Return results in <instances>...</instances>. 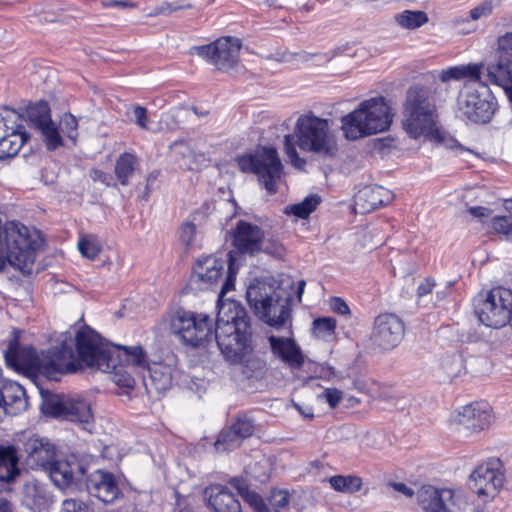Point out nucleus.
Masks as SVG:
<instances>
[{
	"label": "nucleus",
	"mask_w": 512,
	"mask_h": 512,
	"mask_svg": "<svg viewBox=\"0 0 512 512\" xmlns=\"http://www.w3.org/2000/svg\"><path fill=\"white\" fill-rule=\"evenodd\" d=\"M228 268L218 300V316L214 339L224 358L231 364L246 361L253 348L250 319L245 308L235 300H224V295L234 288L237 267L232 252L228 253Z\"/></svg>",
	"instance_id": "f257e3e1"
},
{
	"label": "nucleus",
	"mask_w": 512,
	"mask_h": 512,
	"mask_svg": "<svg viewBox=\"0 0 512 512\" xmlns=\"http://www.w3.org/2000/svg\"><path fill=\"white\" fill-rule=\"evenodd\" d=\"M75 341L79 358L85 365L110 373L112 381L119 387L134 388L135 379L132 373L141 370L123 357L125 346L109 347L91 329L78 331Z\"/></svg>",
	"instance_id": "f03ea898"
},
{
	"label": "nucleus",
	"mask_w": 512,
	"mask_h": 512,
	"mask_svg": "<svg viewBox=\"0 0 512 512\" xmlns=\"http://www.w3.org/2000/svg\"><path fill=\"white\" fill-rule=\"evenodd\" d=\"M296 146L302 151L332 158L338 152L337 139L332 132L329 121L313 115H301L296 122L294 133L284 138V147L290 163L299 170H304L306 160L299 156Z\"/></svg>",
	"instance_id": "7ed1b4c3"
},
{
	"label": "nucleus",
	"mask_w": 512,
	"mask_h": 512,
	"mask_svg": "<svg viewBox=\"0 0 512 512\" xmlns=\"http://www.w3.org/2000/svg\"><path fill=\"white\" fill-rule=\"evenodd\" d=\"M73 345L72 339L65 338L39 354L32 346L19 347L18 338L14 337L4 355L6 362L16 369L37 371L50 380H58L60 375L76 371Z\"/></svg>",
	"instance_id": "20e7f679"
},
{
	"label": "nucleus",
	"mask_w": 512,
	"mask_h": 512,
	"mask_svg": "<svg viewBox=\"0 0 512 512\" xmlns=\"http://www.w3.org/2000/svg\"><path fill=\"white\" fill-rule=\"evenodd\" d=\"M39 241L38 231H31L19 222L0 225V272L9 264L24 275L30 274Z\"/></svg>",
	"instance_id": "39448f33"
},
{
	"label": "nucleus",
	"mask_w": 512,
	"mask_h": 512,
	"mask_svg": "<svg viewBox=\"0 0 512 512\" xmlns=\"http://www.w3.org/2000/svg\"><path fill=\"white\" fill-rule=\"evenodd\" d=\"M437 123L438 112L430 90L420 85L410 87L403 106V129L413 139L425 136L443 142Z\"/></svg>",
	"instance_id": "423d86ee"
},
{
	"label": "nucleus",
	"mask_w": 512,
	"mask_h": 512,
	"mask_svg": "<svg viewBox=\"0 0 512 512\" xmlns=\"http://www.w3.org/2000/svg\"><path fill=\"white\" fill-rule=\"evenodd\" d=\"M246 298L254 313L270 327L286 328L292 334L291 299L281 297L272 285L255 281L246 291Z\"/></svg>",
	"instance_id": "0eeeda50"
},
{
	"label": "nucleus",
	"mask_w": 512,
	"mask_h": 512,
	"mask_svg": "<svg viewBox=\"0 0 512 512\" xmlns=\"http://www.w3.org/2000/svg\"><path fill=\"white\" fill-rule=\"evenodd\" d=\"M392 117L383 97L371 98L362 101L358 108L342 117V130L347 139L357 140L387 130Z\"/></svg>",
	"instance_id": "6e6552de"
},
{
	"label": "nucleus",
	"mask_w": 512,
	"mask_h": 512,
	"mask_svg": "<svg viewBox=\"0 0 512 512\" xmlns=\"http://www.w3.org/2000/svg\"><path fill=\"white\" fill-rule=\"evenodd\" d=\"M123 357L132 366L142 370L143 383L147 391L162 393L171 388L178 373L174 365L162 362L149 363L147 353L141 346L124 347Z\"/></svg>",
	"instance_id": "1a4fd4ad"
},
{
	"label": "nucleus",
	"mask_w": 512,
	"mask_h": 512,
	"mask_svg": "<svg viewBox=\"0 0 512 512\" xmlns=\"http://www.w3.org/2000/svg\"><path fill=\"white\" fill-rule=\"evenodd\" d=\"M171 331L185 344L200 347L210 342L215 333L214 320L207 314L177 310L171 318Z\"/></svg>",
	"instance_id": "9d476101"
},
{
	"label": "nucleus",
	"mask_w": 512,
	"mask_h": 512,
	"mask_svg": "<svg viewBox=\"0 0 512 512\" xmlns=\"http://www.w3.org/2000/svg\"><path fill=\"white\" fill-rule=\"evenodd\" d=\"M237 163L242 172L256 174L269 194L277 192L276 183L281 178L283 165L275 148L264 147L255 154L239 156Z\"/></svg>",
	"instance_id": "9b49d317"
},
{
	"label": "nucleus",
	"mask_w": 512,
	"mask_h": 512,
	"mask_svg": "<svg viewBox=\"0 0 512 512\" xmlns=\"http://www.w3.org/2000/svg\"><path fill=\"white\" fill-rule=\"evenodd\" d=\"M478 320L485 326L498 329L504 327L512 312V291L503 287L493 288L474 299Z\"/></svg>",
	"instance_id": "f8f14e48"
},
{
	"label": "nucleus",
	"mask_w": 512,
	"mask_h": 512,
	"mask_svg": "<svg viewBox=\"0 0 512 512\" xmlns=\"http://www.w3.org/2000/svg\"><path fill=\"white\" fill-rule=\"evenodd\" d=\"M42 409L46 415L79 423L88 431L94 421L90 403L79 396L47 395L44 397Z\"/></svg>",
	"instance_id": "ddd939ff"
},
{
	"label": "nucleus",
	"mask_w": 512,
	"mask_h": 512,
	"mask_svg": "<svg viewBox=\"0 0 512 512\" xmlns=\"http://www.w3.org/2000/svg\"><path fill=\"white\" fill-rule=\"evenodd\" d=\"M241 42L234 37H221L211 44L194 46L191 53L204 58L218 70L224 72L237 71Z\"/></svg>",
	"instance_id": "4468645a"
},
{
	"label": "nucleus",
	"mask_w": 512,
	"mask_h": 512,
	"mask_svg": "<svg viewBox=\"0 0 512 512\" xmlns=\"http://www.w3.org/2000/svg\"><path fill=\"white\" fill-rule=\"evenodd\" d=\"M458 112L474 123H487L491 120L495 109V98L487 85L482 91L466 90L457 99Z\"/></svg>",
	"instance_id": "2eb2a0df"
},
{
	"label": "nucleus",
	"mask_w": 512,
	"mask_h": 512,
	"mask_svg": "<svg viewBox=\"0 0 512 512\" xmlns=\"http://www.w3.org/2000/svg\"><path fill=\"white\" fill-rule=\"evenodd\" d=\"M498 61L486 67L487 79L500 86L512 104V32L497 39Z\"/></svg>",
	"instance_id": "dca6fc26"
},
{
	"label": "nucleus",
	"mask_w": 512,
	"mask_h": 512,
	"mask_svg": "<svg viewBox=\"0 0 512 512\" xmlns=\"http://www.w3.org/2000/svg\"><path fill=\"white\" fill-rule=\"evenodd\" d=\"M504 484L503 464L491 458L479 465L470 475L469 486L474 493L485 499H493Z\"/></svg>",
	"instance_id": "f3484780"
},
{
	"label": "nucleus",
	"mask_w": 512,
	"mask_h": 512,
	"mask_svg": "<svg viewBox=\"0 0 512 512\" xmlns=\"http://www.w3.org/2000/svg\"><path fill=\"white\" fill-rule=\"evenodd\" d=\"M26 121L40 132L43 142L49 151L56 150L64 145L57 125L51 119L49 104L39 101L31 104L26 109Z\"/></svg>",
	"instance_id": "a211bd4d"
},
{
	"label": "nucleus",
	"mask_w": 512,
	"mask_h": 512,
	"mask_svg": "<svg viewBox=\"0 0 512 512\" xmlns=\"http://www.w3.org/2000/svg\"><path fill=\"white\" fill-rule=\"evenodd\" d=\"M403 336L404 324L395 314L384 313L375 318L371 339L381 349L395 348Z\"/></svg>",
	"instance_id": "6ab92c4d"
},
{
	"label": "nucleus",
	"mask_w": 512,
	"mask_h": 512,
	"mask_svg": "<svg viewBox=\"0 0 512 512\" xmlns=\"http://www.w3.org/2000/svg\"><path fill=\"white\" fill-rule=\"evenodd\" d=\"M418 500L426 512H458L461 496L452 489L423 486L418 492Z\"/></svg>",
	"instance_id": "aec40b11"
},
{
	"label": "nucleus",
	"mask_w": 512,
	"mask_h": 512,
	"mask_svg": "<svg viewBox=\"0 0 512 512\" xmlns=\"http://www.w3.org/2000/svg\"><path fill=\"white\" fill-rule=\"evenodd\" d=\"M52 482L59 489H66L82 482L85 476V467L76 459L55 460L46 470Z\"/></svg>",
	"instance_id": "412c9836"
},
{
	"label": "nucleus",
	"mask_w": 512,
	"mask_h": 512,
	"mask_svg": "<svg viewBox=\"0 0 512 512\" xmlns=\"http://www.w3.org/2000/svg\"><path fill=\"white\" fill-rule=\"evenodd\" d=\"M86 488L91 496L104 503H112L120 494L114 475L103 470H96L86 477Z\"/></svg>",
	"instance_id": "4be33fe9"
},
{
	"label": "nucleus",
	"mask_w": 512,
	"mask_h": 512,
	"mask_svg": "<svg viewBox=\"0 0 512 512\" xmlns=\"http://www.w3.org/2000/svg\"><path fill=\"white\" fill-rule=\"evenodd\" d=\"M491 423L490 406L486 402H474L463 407L458 415L460 431L478 432Z\"/></svg>",
	"instance_id": "5701e85b"
},
{
	"label": "nucleus",
	"mask_w": 512,
	"mask_h": 512,
	"mask_svg": "<svg viewBox=\"0 0 512 512\" xmlns=\"http://www.w3.org/2000/svg\"><path fill=\"white\" fill-rule=\"evenodd\" d=\"M264 239L263 230L254 224L240 220L237 222L233 245L241 253L254 254L261 250Z\"/></svg>",
	"instance_id": "b1692460"
},
{
	"label": "nucleus",
	"mask_w": 512,
	"mask_h": 512,
	"mask_svg": "<svg viewBox=\"0 0 512 512\" xmlns=\"http://www.w3.org/2000/svg\"><path fill=\"white\" fill-rule=\"evenodd\" d=\"M27 407L26 391L19 383L14 381L0 383V412L6 415H17Z\"/></svg>",
	"instance_id": "393cba45"
},
{
	"label": "nucleus",
	"mask_w": 512,
	"mask_h": 512,
	"mask_svg": "<svg viewBox=\"0 0 512 512\" xmlns=\"http://www.w3.org/2000/svg\"><path fill=\"white\" fill-rule=\"evenodd\" d=\"M24 450L29 463L41 467L45 471L56 460L55 446L45 438L30 437L24 443Z\"/></svg>",
	"instance_id": "a878e982"
},
{
	"label": "nucleus",
	"mask_w": 512,
	"mask_h": 512,
	"mask_svg": "<svg viewBox=\"0 0 512 512\" xmlns=\"http://www.w3.org/2000/svg\"><path fill=\"white\" fill-rule=\"evenodd\" d=\"M272 353L292 368L299 369L304 364V355L291 337H268Z\"/></svg>",
	"instance_id": "bb28decb"
},
{
	"label": "nucleus",
	"mask_w": 512,
	"mask_h": 512,
	"mask_svg": "<svg viewBox=\"0 0 512 512\" xmlns=\"http://www.w3.org/2000/svg\"><path fill=\"white\" fill-rule=\"evenodd\" d=\"M18 454L13 445H0V491H11L20 475Z\"/></svg>",
	"instance_id": "cd10ccee"
},
{
	"label": "nucleus",
	"mask_w": 512,
	"mask_h": 512,
	"mask_svg": "<svg viewBox=\"0 0 512 512\" xmlns=\"http://www.w3.org/2000/svg\"><path fill=\"white\" fill-rule=\"evenodd\" d=\"M393 198V193L382 186H366L355 196V206L361 213H369L389 204Z\"/></svg>",
	"instance_id": "c85d7f7f"
},
{
	"label": "nucleus",
	"mask_w": 512,
	"mask_h": 512,
	"mask_svg": "<svg viewBox=\"0 0 512 512\" xmlns=\"http://www.w3.org/2000/svg\"><path fill=\"white\" fill-rule=\"evenodd\" d=\"M483 63H469L463 65H457L442 70L439 73V79L443 83H447L451 80L467 82H477L486 86V81L482 80L483 76Z\"/></svg>",
	"instance_id": "c756f323"
},
{
	"label": "nucleus",
	"mask_w": 512,
	"mask_h": 512,
	"mask_svg": "<svg viewBox=\"0 0 512 512\" xmlns=\"http://www.w3.org/2000/svg\"><path fill=\"white\" fill-rule=\"evenodd\" d=\"M208 504L216 512H240L241 504L235 495L223 485H212L205 491Z\"/></svg>",
	"instance_id": "7c9ffc66"
},
{
	"label": "nucleus",
	"mask_w": 512,
	"mask_h": 512,
	"mask_svg": "<svg viewBox=\"0 0 512 512\" xmlns=\"http://www.w3.org/2000/svg\"><path fill=\"white\" fill-rule=\"evenodd\" d=\"M225 265L226 261L214 256L199 259L194 266V276L203 282L212 284L222 276Z\"/></svg>",
	"instance_id": "2f4dec72"
},
{
	"label": "nucleus",
	"mask_w": 512,
	"mask_h": 512,
	"mask_svg": "<svg viewBox=\"0 0 512 512\" xmlns=\"http://www.w3.org/2000/svg\"><path fill=\"white\" fill-rule=\"evenodd\" d=\"M25 118L9 107L0 108V134H28L24 128Z\"/></svg>",
	"instance_id": "473e14b6"
},
{
	"label": "nucleus",
	"mask_w": 512,
	"mask_h": 512,
	"mask_svg": "<svg viewBox=\"0 0 512 512\" xmlns=\"http://www.w3.org/2000/svg\"><path fill=\"white\" fill-rule=\"evenodd\" d=\"M29 139V134H0V159L13 157Z\"/></svg>",
	"instance_id": "72a5a7b5"
},
{
	"label": "nucleus",
	"mask_w": 512,
	"mask_h": 512,
	"mask_svg": "<svg viewBox=\"0 0 512 512\" xmlns=\"http://www.w3.org/2000/svg\"><path fill=\"white\" fill-rule=\"evenodd\" d=\"M137 164V158L131 153H122L115 163L114 173L123 186L128 185L129 178L133 175Z\"/></svg>",
	"instance_id": "f704fd0d"
},
{
	"label": "nucleus",
	"mask_w": 512,
	"mask_h": 512,
	"mask_svg": "<svg viewBox=\"0 0 512 512\" xmlns=\"http://www.w3.org/2000/svg\"><path fill=\"white\" fill-rule=\"evenodd\" d=\"M321 203V197L317 194H312L303 199L300 203L289 205L285 208L284 212L287 215H294L301 219H306L313 211L316 210Z\"/></svg>",
	"instance_id": "c9c22d12"
},
{
	"label": "nucleus",
	"mask_w": 512,
	"mask_h": 512,
	"mask_svg": "<svg viewBox=\"0 0 512 512\" xmlns=\"http://www.w3.org/2000/svg\"><path fill=\"white\" fill-rule=\"evenodd\" d=\"M395 22L404 29H417L428 22V16L423 11L405 10L394 16Z\"/></svg>",
	"instance_id": "e433bc0d"
},
{
	"label": "nucleus",
	"mask_w": 512,
	"mask_h": 512,
	"mask_svg": "<svg viewBox=\"0 0 512 512\" xmlns=\"http://www.w3.org/2000/svg\"><path fill=\"white\" fill-rule=\"evenodd\" d=\"M329 483L334 490L342 493L357 492L362 486L361 478L354 475H335L329 479Z\"/></svg>",
	"instance_id": "4c0bfd02"
},
{
	"label": "nucleus",
	"mask_w": 512,
	"mask_h": 512,
	"mask_svg": "<svg viewBox=\"0 0 512 512\" xmlns=\"http://www.w3.org/2000/svg\"><path fill=\"white\" fill-rule=\"evenodd\" d=\"M242 441L243 440L229 427L219 434L214 443V447L218 452L231 451L239 447Z\"/></svg>",
	"instance_id": "58836bf2"
},
{
	"label": "nucleus",
	"mask_w": 512,
	"mask_h": 512,
	"mask_svg": "<svg viewBox=\"0 0 512 512\" xmlns=\"http://www.w3.org/2000/svg\"><path fill=\"white\" fill-rule=\"evenodd\" d=\"M492 227L496 233L502 234L512 241V203L506 207L502 215L493 218Z\"/></svg>",
	"instance_id": "ea45409f"
},
{
	"label": "nucleus",
	"mask_w": 512,
	"mask_h": 512,
	"mask_svg": "<svg viewBox=\"0 0 512 512\" xmlns=\"http://www.w3.org/2000/svg\"><path fill=\"white\" fill-rule=\"evenodd\" d=\"M440 368L449 379H453L461 373L463 360L458 354L443 357L440 362Z\"/></svg>",
	"instance_id": "a19ab883"
},
{
	"label": "nucleus",
	"mask_w": 512,
	"mask_h": 512,
	"mask_svg": "<svg viewBox=\"0 0 512 512\" xmlns=\"http://www.w3.org/2000/svg\"><path fill=\"white\" fill-rule=\"evenodd\" d=\"M230 428L237 434L242 440L250 437L254 432V423L252 420L246 417H239Z\"/></svg>",
	"instance_id": "79ce46f5"
},
{
	"label": "nucleus",
	"mask_w": 512,
	"mask_h": 512,
	"mask_svg": "<svg viewBox=\"0 0 512 512\" xmlns=\"http://www.w3.org/2000/svg\"><path fill=\"white\" fill-rule=\"evenodd\" d=\"M61 127L65 135L73 142L76 141L78 132V120L71 113H65L60 121Z\"/></svg>",
	"instance_id": "37998d69"
},
{
	"label": "nucleus",
	"mask_w": 512,
	"mask_h": 512,
	"mask_svg": "<svg viewBox=\"0 0 512 512\" xmlns=\"http://www.w3.org/2000/svg\"><path fill=\"white\" fill-rule=\"evenodd\" d=\"M313 327L318 334L332 335L335 332L336 320L332 317L317 318L313 321Z\"/></svg>",
	"instance_id": "c03bdc74"
},
{
	"label": "nucleus",
	"mask_w": 512,
	"mask_h": 512,
	"mask_svg": "<svg viewBox=\"0 0 512 512\" xmlns=\"http://www.w3.org/2000/svg\"><path fill=\"white\" fill-rule=\"evenodd\" d=\"M89 505L78 498H68L62 502L60 512H89Z\"/></svg>",
	"instance_id": "a18cd8bd"
},
{
	"label": "nucleus",
	"mask_w": 512,
	"mask_h": 512,
	"mask_svg": "<svg viewBox=\"0 0 512 512\" xmlns=\"http://www.w3.org/2000/svg\"><path fill=\"white\" fill-rule=\"evenodd\" d=\"M289 503V494L286 491H273L269 498V505L275 512H280L287 507Z\"/></svg>",
	"instance_id": "49530a36"
},
{
	"label": "nucleus",
	"mask_w": 512,
	"mask_h": 512,
	"mask_svg": "<svg viewBox=\"0 0 512 512\" xmlns=\"http://www.w3.org/2000/svg\"><path fill=\"white\" fill-rule=\"evenodd\" d=\"M78 248L81 254L88 259H95L100 252L98 245L89 239H81Z\"/></svg>",
	"instance_id": "de8ad7c7"
},
{
	"label": "nucleus",
	"mask_w": 512,
	"mask_h": 512,
	"mask_svg": "<svg viewBox=\"0 0 512 512\" xmlns=\"http://www.w3.org/2000/svg\"><path fill=\"white\" fill-rule=\"evenodd\" d=\"M330 309L341 316H350L351 310L348 304L340 297H332L329 301Z\"/></svg>",
	"instance_id": "09e8293b"
},
{
	"label": "nucleus",
	"mask_w": 512,
	"mask_h": 512,
	"mask_svg": "<svg viewBox=\"0 0 512 512\" xmlns=\"http://www.w3.org/2000/svg\"><path fill=\"white\" fill-rule=\"evenodd\" d=\"M133 115L135 123L141 128L148 130L149 118L147 115V109L140 105H135L133 107Z\"/></svg>",
	"instance_id": "8fccbe9b"
},
{
	"label": "nucleus",
	"mask_w": 512,
	"mask_h": 512,
	"mask_svg": "<svg viewBox=\"0 0 512 512\" xmlns=\"http://www.w3.org/2000/svg\"><path fill=\"white\" fill-rule=\"evenodd\" d=\"M257 512H271L263 499L255 492H248L243 497Z\"/></svg>",
	"instance_id": "3c124183"
},
{
	"label": "nucleus",
	"mask_w": 512,
	"mask_h": 512,
	"mask_svg": "<svg viewBox=\"0 0 512 512\" xmlns=\"http://www.w3.org/2000/svg\"><path fill=\"white\" fill-rule=\"evenodd\" d=\"M196 225L192 222H186L181 226L180 239L186 245L189 246L195 237Z\"/></svg>",
	"instance_id": "603ef678"
},
{
	"label": "nucleus",
	"mask_w": 512,
	"mask_h": 512,
	"mask_svg": "<svg viewBox=\"0 0 512 512\" xmlns=\"http://www.w3.org/2000/svg\"><path fill=\"white\" fill-rule=\"evenodd\" d=\"M492 10H493L492 1H485L470 11V17L472 20H478L482 17H486V16L490 15L492 13Z\"/></svg>",
	"instance_id": "864d4df0"
},
{
	"label": "nucleus",
	"mask_w": 512,
	"mask_h": 512,
	"mask_svg": "<svg viewBox=\"0 0 512 512\" xmlns=\"http://www.w3.org/2000/svg\"><path fill=\"white\" fill-rule=\"evenodd\" d=\"M342 391L336 388H327L321 394V397L324 398L331 408L337 407L342 399Z\"/></svg>",
	"instance_id": "5fc2aeb1"
},
{
	"label": "nucleus",
	"mask_w": 512,
	"mask_h": 512,
	"mask_svg": "<svg viewBox=\"0 0 512 512\" xmlns=\"http://www.w3.org/2000/svg\"><path fill=\"white\" fill-rule=\"evenodd\" d=\"M189 8H191L190 4L178 5L176 3L164 2L155 8V15H159V14L169 15L178 10L189 9Z\"/></svg>",
	"instance_id": "6e6d98bb"
},
{
	"label": "nucleus",
	"mask_w": 512,
	"mask_h": 512,
	"mask_svg": "<svg viewBox=\"0 0 512 512\" xmlns=\"http://www.w3.org/2000/svg\"><path fill=\"white\" fill-rule=\"evenodd\" d=\"M90 178L96 182V181H99L101 183H103L104 185L106 186H111L113 185L111 183V180H112V176L102 170H99V169H93L90 171Z\"/></svg>",
	"instance_id": "4d7b16f0"
},
{
	"label": "nucleus",
	"mask_w": 512,
	"mask_h": 512,
	"mask_svg": "<svg viewBox=\"0 0 512 512\" xmlns=\"http://www.w3.org/2000/svg\"><path fill=\"white\" fill-rule=\"evenodd\" d=\"M171 149L175 150L183 157H191L193 155V151L191 150L190 146L183 140L173 142Z\"/></svg>",
	"instance_id": "13d9d810"
},
{
	"label": "nucleus",
	"mask_w": 512,
	"mask_h": 512,
	"mask_svg": "<svg viewBox=\"0 0 512 512\" xmlns=\"http://www.w3.org/2000/svg\"><path fill=\"white\" fill-rule=\"evenodd\" d=\"M435 287V281L432 278L424 279L417 288V295L423 297L432 292Z\"/></svg>",
	"instance_id": "bf43d9fd"
},
{
	"label": "nucleus",
	"mask_w": 512,
	"mask_h": 512,
	"mask_svg": "<svg viewBox=\"0 0 512 512\" xmlns=\"http://www.w3.org/2000/svg\"><path fill=\"white\" fill-rule=\"evenodd\" d=\"M230 484L238 491V493L244 497L250 490L248 489V484L246 480L243 478H232Z\"/></svg>",
	"instance_id": "052dcab7"
},
{
	"label": "nucleus",
	"mask_w": 512,
	"mask_h": 512,
	"mask_svg": "<svg viewBox=\"0 0 512 512\" xmlns=\"http://www.w3.org/2000/svg\"><path fill=\"white\" fill-rule=\"evenodd\" d=\"M469 212L471 215L478 218H487L491 215V210L482 206L470 207Z\"/></svg>",
	"instance_id": "680f3d73"
},
{
	"label": "nucleus",
	"mask_w": 512,
	"mask_h": 512,
	"mask_svg": "<svg viewBox=\"0 0 512 512\" xmlns=\"http://www.w3.org/2000/svg\"><path fill=\"white\" fill-rule=\"evenodd\" d=\"M101 4L103 7H106V8H109V7L128 8V7L133 6V4L130 2L120 1V0L102 1Z\"/></svg>",
	"instance_id": "e2e57ef3"
},
{
	"label": "nucleus",
	"mask_w": 512,
	"mask_h": 512,
	"mask_svg": "<svg viewBox=\"0 0 512 512\" xmlns=\"http://www.w3.org/2000/svg\"><path fill=\"white\" fill-rule=\"evenodd\" d=\"M395 491L404 494L407 497H412L414 495V491L412 488L408 487L404 483L394 482L391 484Z\"/></svg>",
	"instance_id": "0e129e2a"
},
{
	"label": "nucleus",
	"mask_w": 512,
	"mask_h": 512,
	"mask_svg": "<svg viewBox=\"0 0 512 512\" xmlns=\"http://www.w3.org/2000/svg\"><path fill=\"white\" fill-rule=\"evenodd\" d=\"M0 512H14L11 502L3 497H0Z\"/></svg>",
	"instance_id": "69168bd1"
},
{
	"label": "nucleus",
	"mask_w": 512,
	"mask_h": 512,
	"mask_svg": "<svg viewBox=\"0 0 512 512\" xmlns=\"http://www.w3.org/2000/svg\"><path fill=\"white\" fill-rule=\"evenodd\" d=\"M446 146L451 149H458L459 151H464V148L455 140V139H449L446 142Z\"/></svg>",
	"instance_id": "338daca9"
},
{
	"label": "nucleus",
	"mask_w": 512,
	"mask_h": 512,
	"mask_svg": "<svg viewBox=\"0 0 512 512\" xmlns=\"http://www.w3.org/2000/svg\"><path fill=\"white\" fill-rule=\"evenodd\" d=\"M296 409L302 414L304 415V417L306 418H312L313 417V412L311 409H308V411H305V410H302V408L299 406V405H295Z\"/></svg>",
	"instance_id": "774afa93"
}]
</instances>
